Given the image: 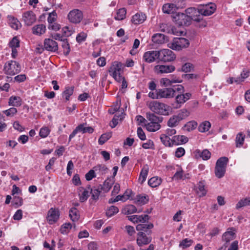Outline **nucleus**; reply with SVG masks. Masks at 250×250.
<instances>
[{"instance_id": "nucleus-40", "label": "nucleus", "mask_w": 250, "mask_h": 250, "mask_svg": "<svg viewBox=\"0 0 250 250\" xmlns=\"http://www.w3.org/2000/svg\"><path fill=\"white\" fill-rule=\"evenodd\" d=\"M180 122V120L177 115H173L168 120L167 125L171 127H175L179 124Z\"/></svg>"}, {"instance_id": "nucleus-5", "label": "nucleus", "mask_w": 250, "mask_h": 250, "mask_svg": "<svg viewBox=\"0 0 250 250\" xmlns=\"http://www.w3.org/2000/svg\"><path fill=\"white\" fill-rule=\"evenodd\" d=\"M172 18L173 21L179 26H188L191 22L190 18L183 13L177 12Z\"/></svg>"}, {"instance_id": "nucleus-19", "label": "nucleus", "mask_w": 250, "mask_h": 250, "mask_svg": "<svg viewBox=\"0 0 250 250\" xmlns=\"http://www.w3.org/2000/svg\"><path fill=\"white\" fill-rule=\"evenodd\" d=\"M178 7L176 5L173 3H166L163 5L162 7L163 12L164 13L168 14H173L175 15L177 12Z\"/></svg>"}, {"instance_id": "nucleus-34", "label": "nucleus", "mask_w": 250, "mask_h": 250, "mask_svg": "<svg viewBox=\"0 0 250 250\" xmlns=\"http://www.w3.org/2000/svg\"><path fill=\"white\" fill-rule=\"evenodd\" d=\"M166 36L162 34H156L152 36V41L154 42L162 44L165 41Z\"/></svg>"}, {"instance_id": "nucleus-9", "label": "nucleus", "mask_w": 250, "mask_h": 250, "mask_svg": "<svg viewBox=\"0 0 250 250\" xmlns=\"http://www.w3.org/2000/svg\"><path fill=\"white\" fill-rule=\"evenodd\" d=\"M152 240L150 236H147L146 234L144 232H139L137 234L136 242L139 247L149 244Z\"/></svg>"}, {"instance_id": "nucleus-38", "label": "nucleus", "mask_w": 250, "mask_h": 250, "mask_svg": "<svg viewBox=\"0 0 250 250\" xmlns=\"http://www.w3.org/2000/svg\"><path fill=\"white\" fill-rule=\"evenodd\" d=\"M211 124L208 121H204L201 123L198 126V130L201 132H205L209 130Z\"/></svg>"}, {"instance_id": "nucleus-32", "label": "nucleus", "mask_w": 250, "mask_h": 250, "mask_svg": "<svg viewBox=\"0 0 250 250\" xmlns=\"http://www.w3.org/2000/svg\"><path fill=\"white\" fill-rule=\"evenodd\" d=\"M132 193V191L131 190L127 189L125 191L123 195H119L117 196V199L118 200V201H122L125 202L130 198V197L131 196Z\"/></svg>"}, {"instance_id": "nucleus-58", "label": "nucleus", "mask_w": 250, "mask_h": 250, "mask_svg": "<svg viewBox=\"0 0 250 250\" xmlns=\"http://www.w3.org/2000/svg\"><path fill=\"white\" fill-rule=\"evenodd\" d=\"M197 192L200 194V196H203L206 194L207 191L205 189V185L204 183L201 182H199L198 184Z\"/></svg>"}, {"instance_id": "nucleus-21", "label": "nucleus", "mask_w": 250, "mask_h": 250, "mask_svg": "<svg viewBox=\"0 0 250 250\" xmlns=\"http://www.w3.org/2000/svg\"><path fill=\"white\" fill-rule=\"evenodd\" d=\"M154 226L151 223L148 224H139L136 226V229L137 231L140 232L142 231L145 233H146L147 234L149 235L151 233V231L149 229H152Z\"/></svg>"}, {"instance_id": "nucleus-52", "label": "nucleus", "mask_w": 250, "mask_h": 250, "mask_svg": "<svg viewBox=\"0 0 250 250\" xmlns=\"http://www.w3.org/2000/svg\"><path fill=\"white\" fill-rule=\"evenodd\" d=\"M119 212L118 208L114 206H111L106 211V214L108 217H111Z\"/></svg>"}, {"instance_id": "nucleus-42", "label": "nucleus", "mask_w": 250, "mask_h": 250, "mask_svg": "<svg viewBox=\"0 0 250 250\" xmlns=\"http://www.w3.org/2000/svg\"><path fill=\"white\" fill-rule=\"evenodd\" d=\"M161 125L159 124L149 123L146 125L147 130L150 132H155L160 128Z\"/></svg>"}, {"instance_id": "nucleus-1", "label": "nucleus", "mask_w": 250, "mask_h": 250, "mask_svg": "<svg viewBox=\"0 0 250 250\" xmlns=\"http://www.w3.org/2000/svg\"><path fill=\"white\" fill-rule=\"evenodd\" d=\"M133 63H126V65H124V63H112L108 69V73L115 81L118 82H121L123 79L122 73L124 72V67H132Z\"/></svg>"}, {"instance_id": "nucleus-37", "label": "nucleus", "mask_w": 250, "mask_h": 250, "mask_svg": "<svg viewBox=\"0 0 250 250\" xmlns=\"http://www.w3.org/2000/svg\"><path fill=\"white\" fill-rule=\"evenodd\" d=\"M200 7L199 6L198 9H195V12L191 14L190 16H188L189 18H190V21L191 20L196 21H199L201 19L202 17L200 15Z\"/></svg>"}, {"instance_id": "nucleus-60", "label": "nucleus", "mask_w": 250, "mask_h": 250, "mask_svg": "<svg viewBox=\"0 0 250 250\" xmlns=\"http://www.w3.org/2000/svg\"><path fill=\"white\" fill-rule=\"evenodd\" d=\"M123 117L122 115H117L116 114L112 120V123L110 124V126L112 128L115 127L118 124L119 120H122Z\"/></svg>"}, {"instance_id": "nucleus-45", "label": "nucleus", "mask_w": 250, "mask_h": 250, "mask_svg": "<svg viewBox=\"0 0 250 250\" xmlns=\"http://www.w3.org/2000/svg\"><path fill=\"white\" fill-rule=\"evenodd\" d=\"M126 13V11L125 8H123L119 9L117 12L115 19L118 21L124 20L125 18Z\"/></svg>"}, {"instance_id": "nucleus-22", "label": "nucleus", "mask_w": 250, "mask_h": 250, "mask_svg": "<svg viewBox=\"0 0 250 250\" xmlns=\"http://www.w3.org/2000/svg\"><path fill=\"white\" fill-rule=\"evenodd\" d=\"M146 15L143 13H136L135 15L132 16L131 21L134 24H140L144 22L146 20Z\"/></svg>"}, {"instance_id": "nucleus-46", "label": "nucleus", "mask_w": 250, "mask_h": 250, "mask_svg": "<svg viewBox=\"0 0 250 250\" xmlns=\"http://www.w3.org/2000/svg\"><path fill=\"white\" fill-rule=\"evenodd\" d=\"M245 139V135L243 134L242 133L240 132L239 133L236 137V146L237 147H241L244 142Z\"/></svg>"}, {"instance_id": "nucleus-26", "label": "nucleus", "mask_w": 250, "mask_h": 250, "mask_svg": "<svg viewBox=\"0 0 250 250\" xmlns=\"http://www.w3.org/2000/svg\"><path fill=\"white\" fill-rule=\"evenodd\" d=\"M45 30L46 26L42 24L35 25L32 28L33 33L37 35L43 34L45 33Z\"/></svg>"}, {"instance_id": "nucleus-3", "label": "nucleus", "mask_w": 250, "mask_h": 250, "mask_svg": "<svg viewBox=\"0 0 250 250\" xmlns=\"http://www.w3.org/2000/svg\"><path fill=\"white\" fill-rule=\"evenodd\" d=\"M228 162L229 159L226 157H222L218 159L214 170L215 176L217 178H221L224 176Z\"/></svg>"}, {"instance_id": "nucleus-12", "label": "nucleus", "mask_w": 250, "mask_h": 250, "mask_svg": "<svg viewBox=\"0 0 250 250\" xmlns=\"http://www.w3.org/2000/svg\"><path fill=\"white\" fill-rule=\"evenodd\" d=\"M59 216V210L52 208L48 211L46 219L49 224H53L58 220Z\"/></svg>"}, {"instance_id": "nucleus-28", "label": "nucleus", "mask_w": 250, "mask_h": 250, "mask_svg": "<svg viewBox=\"0 0 250 250\" xmlns=\"http://www.w3.org/2000/svg\"><path fill=\"white\" fill-rule=\"evenodd\" d=\"M146 118L150 122L155 124H159L162 122V117H158L152 113H146Z\"/></svg>"}, {"instance_id": "nucleus-23", "label": "nucleus", "mask_w": 250, "mask_h": 250, "mask_svg": "<svg viewBox=\"0 0 250 250\" xmlns=\"http://www.w3.org/2000/svg\"><path fill=\"white\" fill-rule=\"evenodd\" d=\"M114 183V178H109L105 180L103 186L102 185H100L99 186L101 187V189H102L104 192H107L109 191Z\"/></svg>"}, {"instance_id": "nucleus-48", "label": "nucleus", "mask_w": 250, "mask_h": 250, "mask_svg": "<svg viewBox=\"0 0 250 250\" xmlns=\"http://www.w3.org/2000/svg\"><path fill=\"white\" fill-rule=\"evenodd\" d=\"M197 126V123L194 121H192L187 123L184 126L185 130L189 132L194 130Z\"/></svg>"}, {"instance_id": "nucleus-20", "label": "nucleus", "mask_w": 250, "mask_h": 250, "mask_svg": "<svg viewBox=\"0 0 250 250\" xmlns=\"http://www.w3.org/2000/svg\"><path fill=\"white\" fill-rule=\"evenodd\" d=\"M128 219L134 223L138 222L145 223L148 221L149 219V217L148 215H133L128 216Z\"/></svg>"}, {"instance_id": "nucleus-47", "label": "nucleus", "mask_w": 250, "mask_h": 250, "mask_svg": "<svg viewBox=\"0 0 250 250\" xmlns=\"http://www.w3.org/2000/svg\"><path fill=\"white\" fill-rule=\"evenodd\" d=\"M148 196L146 195H138L136 196V203L139 205H145L148 202Z\"/></svg>"}, {"instance_id": "nucleus-31", "label": "nucleus", "mask_w": 250, "mask_h": 250, "mask_svg": "<svg viewBox=\"0 0 250 250\" xmlns=\"http://www.w3.org/2000/svg\"><path fill=\"white\" fill-rule=\"evenodd\" d=\"M69 216L73 222L78 221L80 218L79 211L76 208H72L70 209Z\"/></svg>"}, {"instance_id": "nucleus-13", "label": "nucleus", "mask_w": 250, "mask_h": 250, "mask_svg": "<svg viewBox=\"0 0 250 250\" xmlns=\"http://www.w3.org/2000/svg\"><path fill=\"white\" fill-rule=\"evenodd\" d=\"M94 131L92 127L90 126L85 127L84 125L81 124L79 125L73 131V132L69 135V141H70L72 138H73L78 132H82L83 133H92Z\"/></svg>"}, {"instance_id": "nucleus-11", "label": "nucleus", "mask_w": 250, "mask_h": 250, "mask_svg": "<svg viewBox=\"0 0 250 250\" xmlns=\"http://www.w3.org/2000/svg\"><path fill=\"white\" fill-rule=\"evenodd\" d=\"M4 69L6 74L14 75L20 72L21 66L20 63H5Z\"/></svg>"}, {"instance_id": "nucleus-35", "label": "nucleus", "mask_w": 250, "mask_h": 250, "mask_svg": "<svg viewBox=\"0 0 250 250\" xmlns=\"http://www.w3.org/2000/svg\"><path fill=\"white\" fill-rule=\"evenodd\" d=\"M102 189H101V187H98V188L95 187L93 189H91V199L95 201H97L99 199V195Z\"/></svg>"}, {"instance_id": "nucleus-41", "label": "nucleus", "mask_w": 250, "mask_h": 250, "mask_svg": "<svg viewBox=\"0 0 250 250\" xmlns=\"http://www.w3.org/2000/svg\"><path fill=\"white\" fill-rule=\"evenodd\" d=\"M161 178H158L157 177H152L148 181V185L152 188L158 187L161 184Z\"/></svg>"}, {"instance_id": "nucleus-51", "label": "nucleus", "mask_w": 250, "mask_h": 250, "mask_svg": "<svg viewBox=\"0 0 250 250\" xmlns=\"http://www.w3.org/2000/svg\"><path fill=\"white\" fill-rule=\"evenodd\" d=\"M181 82V80H179L178 79L170 80L166 78H163L161 80V83H163V84L166 86L170 85L173 83H180Z\"/></svg>"}, {"instance_id": "nucleus-16", "label": "nucleus", "mask_w": 250, "mask_h": 250, "mask_svg": "<svg viewBox=\"0 0 250 250\" xmlns=\"http://www.w3.org/2000/svg\"><path fill=\"white\" fill-rule=\"evenodd\" d=\"M22 19L25 24L27 26L31 25L36 20L35 14L32 11H28L23 13Z\"/></svg>"}, {"instance_id": "nucleus-18", "label": "nucleus", "mask_w": 250, "mask_h": 250, "mask_svg": "<svg viewBox=\"0 0 250 250\" xmlns=\"http://www.w3.org/2000/svg\"><path fill=\"white\" fill-rule=\"evenodd\" d=\"M44 47L47 51L55 52L58 50V45L53 39H46L44 41Z\"/></svg>"}, {"instance_id": "nucleus-57", "label": "nucleus", "mask_w": 250, "mask_h": 250, "mask_svg": "<svg viewBox=\"0 0 250 250\" xmlns=\"http://www.w3.org/2000/svg\"><path fill=\"white\" fill-rule=\"evenodd\" d=\"M10 24L12 28L15 30H17L19 28V25L20 24V22L19 21L13 17H11L9 19Z\"/></svg>"}, {"instance_id": "nucleus-49", "label": "nucleus", "mask_w": 250, "mask_h": 250, "mask_svg": "<svg viewBox=\"0 0 250 250\" xmlns=\"http://www.w3.org/2000/svg\"><path fill=\"white\" fill-rule=\"evenodd\" d=\"M160 139L162 143L167 146H171L170 138L169 137L165 134H163L160 136Z\"/></svg>"}, {"instance_id": "nucleus-17", "label": "nucleus", "mask_w": 250, "mask_h": 250, "mask_svg": "<svg viewBox=\"0 0 250 250\" xmlns=\"http://www.w3.org/2000/svg\"><path fill=\"white\" fill-rule=\"evenodd\" d=\"M158 90L159 99L171 98L174 96V91H173V88H165L163 89H158Z\"/></svg>"}, {"instance_id": "nucleus-4", "label": "nucleus", "mask_w": 250, "mask_h": 250, "mask_svg": "<svg viewBox=\"0 0 250 250\" xmlns=\"http://www.w3.org/2000/svg\"><path fill=\"white\" fill-rule=\"evenodd\" d=\"M189 45V42L184 38H174L172 42L168 44V47L173 50H180L183 48L188 47Z\"/></svg>"}, {"instance_id": "nucleus-14", "label": "nucleus", "mask_w": 250, "mask_h": 250, "mask_svg": "<svg viewBox=\"0 0 250 250\" xmlns=\"http://www.w3.org/2000/svg\"><path fill=\"white\" fill-rule=\"evenodd\" d=\"M175 69L172 65H158L154 67L155 72L157 74L171 73Z\"/></svg>"}, {"instance_id": "nucleus-7", "label": "nucleus", "mask_w": 250, "mask_h": 250, "mask_svg": "<svg viewBox=\"0 0 250 250\" xmlns=\"http://www.w3.org/2000/svg\"><path fill=\"white\" fill-rule=\"evenodd\" d=\"M67 17L71 22L78 23L82 20L83 15L81 11L78 9H74L68 13Z\"/></svg>"}, {"instance_id": "nucleus-30", "label": "nucleus", "mask_w": 250, "mask_h": 250, "mask_svg": "<svg viewBox=\"0 0 250 250\" xmlns=\"http://www.w3.org/2000/svg\"><path fill=\"white\" fill-rule=\"evenodd\" d=\"M96 173L100 175L105 174L107 172V167L104 164L98 165L93 167Z\"/></svg>"}, {"instance_id": "nucleus-33", "label": "nucleus", "mask_w": 250, "mask_h": 250, "mask_svg": "<svg viewBox=\"0 0 250 250\" xmlns=\"http://www.w3.org/2000/svg\"><path fill=\"white\" fill-rule=\"evenodd\" d=\"M148 170L149 167L147 165H145L142 169L139 177V180H141V183L142 184L146 180Z\"/></svg>"}, {"instance_id": "nucleus-53", "label": "nucleus", "mask_w": 250, "mask_h": 250, "mask_svg": "<svg viewBox=\"0 0 250 250\" xmlns=\"http://www.w3.org/2000/svg\"><path fill=\"white\" fill-rule=\"evenodd\" d=\"M111 137V133H106L102 134L99 139V144L100 145H103L106 141Z\"/></svg>"}, {"instance_id": "nucleus-59", "label": "nucleus", "mask_w": 250, "mask_h": 250, "mask_svg": "<svg viewBox=\"0 0 250 250\" xmlns=\"http://www.w3.org/2000/svg\"><path fill=\"white\" fill-rule=\"evenodd\" d=\"M9 46L11 48H19L20 47V41L17 37L13 38L9 42Z\"/></svg>"}, {"instance_id": "nucleus-10", "label": "nucleus", "mask_w": 250, "mask_h": 250, "mask_svg": "<svg viewBox=\"0 0 250 250\" xmlns=\"http://www.w3.org/2000/svg\"><path fill=\"white\" fill-rule=\"evenodd\" d=\"M199 7L201 15L204 16L212 15L216 9V6L214 3L201 5Z\"/></svg>"}, {"instance_id": "nucleus-61", "label": "nucleus", "mask_w": 250, "mask_h": 250, "mask_svg": "<svg viewBox=\"0 0 250 250\" xmlns=\"http://www.w3.org/2000/svg\"><path fill=\"white\" fill-rule=\"evenodd\" d=\"M57 13L55 11H53L49 14V16L47 18V21L49 24L53 23L56 20Z\"/></svg>"}, {"instance_id": "nucleus-36", "label": "nucleus", "mask_w": 250, "mask_h": 250, "mask_svg": "<svg viewBox=\"0 0 250 250\" xmlns=\"http://www.w3.org/2000/svg\"><path fill=\"white\" fill-rule=\"evenodd\" d=\"M80 191H82V193H79V199L81 202H84L86 201L89 196V191L84 189L83 188H80Z\"/></svg>"}, {"instance_id": "nucleus-6", "label": "nucleus", "mask_w": 250, "mask_h": 250, "mask_svg": "<svg viewBox=\"0 0 250 250\" xmlns=\"http://www.w3.org/2000/svg\"><path fill=\"white\" fill-rule=\"evenodd\" d=\"M159 53V61L164 62H172L175 58V55L170 50L167 49H162L158 51Z\"/></svg>"}, {"instance_id": "nucleus-39", "label": "nucleus", "mask_w": 250, "mask_h": 250, "mask_svg": "<svg viewBox=\"0 0 250 250\" xmlns=\"http://www.w3.org/2000/svg\"><path fill=\"white\" fill-rule=\"evenodd\" d=\"M250 205V197L240 200L236 205V208L239 209L242 207Z\"/></svg>"}, {"instance_id": "nucleus-2", "label": "nucleus", "mask_w": 250, "mask_h": 250, "mask_svg": "<svg viewBox=\"0 0 250 250\" xmlns=\"http://www.w3.org/2000/svg\"><path fill=\"white\" fill-rule=\"evenodd\" d=\"M147 106L151 111L160 115H167L170 110L169 106L157 101L147 102Z\"/></svg>"}, {"instance_id": "nucleus-44", "label": "nucleus", "mask_w": 250, "mask_h": 250, "mask_svg": "<svg viewBox=\"0 0 250 250\" xmlns=\"http://www.w3.org/2000/svg\"><path fill=\"white\" fill-rule=\"evenodd\" d=\"M193 243V241L192 240L188 238H185L180 242L179 244V247L185 249L191 246Z\"/></svg>"}, {"instance_id": "nucleus-29", "label": "nucleus", "mask_w": 250, "mask_h": 250, "mask_svg": "<svg viewBox=\"0 0 250 250\" xmlns=\"http://www.w3.org/2000/svg\"><path fill=\"white\" fill-rule=\"evenodd\" d=\"M9 105L13 106H20L21 104V99L20 97L11 96L9 99Z\"/></svg>"}, {"instance_id": "nucleus-25", "label": "nucleus", "mask_w": 250, "mask_h": 250, "mask_svg": "<svg viewBox=\"0 0 250 250\" xmlns=\"http://www.w3.org/2000/svg\"><path fill=\"white\" fill-rule=\"evenodd\" d=\"M188 138L184 135L174 136L171 139L172 144H175L177 145L180 144H186L188 142Z\"/></svg>"}, {"instance_id": "nucleus-50", "label": "nucleus", "mask_w": 250, "mask_h": 250, "mask_svg": "<svg viewBox=\"0 0 250 250\" xmlns=\"http://www.w3.org/2000/svg\"><path fill=\"white\" fill-rule=\"evenodd\" d=\"M189 114L190 112L188 110L186 109H182L176 115L181 121L188 117Z\"/></svg>"}, {"instance_id": "nucleus-27", "label": "nucleus", "mask_w": 250, "mask_h": 250, "mask_svg": "<svg viewBox=\"0 0 250 250\" xmlns=\"http://www.w3.org/2000/svg\"><path fill=\"white\" fill-rule=\"evenodd\" d=\"M191 95L189 93H187L185 94L183 93L179 94L176 97V102L180 104H184L190 98Z\"/></svg>"}, {"instance_id": "nucleus-62", "label": "nucleus", "mask_w": 250, "mask_h": 250, "mask_svg": "<svg viewBox=\"0 0 250 250\" xmlns=\"http://www.w3.org/2000/svg\"><path fill=\"white\" fill-rule=\"evenodd\" d=\"M193 68L192 63H184L182 66V70L185 72H190L193 69Z\"/></svg>"}, {"instance_id": "nucleus-54", "label": "nucleus", "mask_w": 250, "mask_h": 250, "mask_svg": "<svg viewBox=\"0 0 250 250\" xmlns=\"http://www.w3.org/2000/svg\"><path fill=\"white\" fill-rule=\"evenodd\" d=\"M71 228L72 225L70 223H66L62 226L60 229L61 232L62 234H66Z\"/></svg>"}, {"instance_id": "nucleus-15", "label": "nucleus", "mask_w": 250, "mask_h": 250, "mask_svg": "<svg viewBox=\"0 0 250 250\" xmlns=\"http://www.w3.org/2000/svg\"><path fill=\"white\" fill-rule=\"evenodd\" d=\"M143 59L146 62L159 61L158 51H149L145 52L143 56Z\"/></svg>"}, {"instance_id": "nucleus-64", "label": "nucleus", "mask_w": 250, "mask_h": 250, "mask_svg": "<svg viewBox=\"0 0 250 250\" xmlns=\"http://www.w3.org/2000/svg\"><path fill=\"white\" fill-rule=\"evenodd\" d=\"M87 37L86 33L84 32H81L76 37V41L79 43L84 41Z\"/></svg>"}, {"instance_id": "nucleus-8", "label": "nucleus", "mask_w": 250, "mask_h": 250, "mask_svg": "<svg viewBox=\"0 0 250 250\" xmlns=\"http://www.w3.org/2000/svg\"><path fill=\"white\" fill-rule=\"evenodd\" d=\"M235 229L233 228H229L228 229L226 232H225L222 235V241L225 242L224 246L225 247L228 246V244L229 242L233 240L236 237Z\"/></svg>"}, {"instance_id": "nucleus-56", "label": "nucleus", "mask_w": 250, "mask_h": 250, "mask_svg": "<svg viewBox=\"0 0 250 250\" xmlns=\"http://www.w3.org/2000/svg\"><path fill=\"white\" fill-rule=\"evenodd\" d=\"M61 42L62 46L63 49V53L65 54H68L69 53L70 49L67 40L66 39H63V40Z\"/></svg>"}, {"instance_id": "nucleus-24", "label": "nucleus", "mask_w": 250, "mask_h": 250, "mask_svg": "<svg viewBox=\"0 0 250 250\" xmlns=\"http://www.w3.org/2000/svg\"><path fill=\"white\" fill-rule=\"evenodd\" d=\"M142 211V209L137 210L136 207L133 205H127L122 210L123 213L125 214H131L137 212L140 213Z\"/></svg>"}, {"instance_id": "nucleus-55", "label": "nucleus", "mask_w": 250, "mask_h": 250, "mask_svg": "<svg viewBox=\"0 0 250 250\" xmlns=\"http://www.w3.org/2000/svg\"><path fill=\"white\" fill-rule=\"evenodd\" d=\"M197 153H199L200 157L204 160L209 159L211 156L210 152L207 149L203 150L202 152H200V150H198Z\"/></svg>"}, {"instance_id": "nucleus-63", "label": "nucleus", "mask_w": 250, "mask_h": 250, "mask_svg": "<svg viewBox=\"0 0 250 250\" xmlns=\"http://www.w3.org/2000/svg\"><path fill=\"white\" fill-rule=\"evenodd\" d=\"M3 112L7 116H13L17 113V109L15 107H11Z\"/></svg>"}, {"instance_id": "nucleus-43", "label": "nucleus", "mask_w": 250, "mask_h": 250, "mask_svg": "<svg viewBox=\"0 0 250 250\" xmlns=\"http://www.w3.org/2000/svg\"><path fill=\"white\" fill-rule=\"evenodd\" d=\"M74 87L73 86H67L65 88V90L62 93V96L65 97L66 101L69 100V97L73 93Z\"/></svg>"}]
</instances>
